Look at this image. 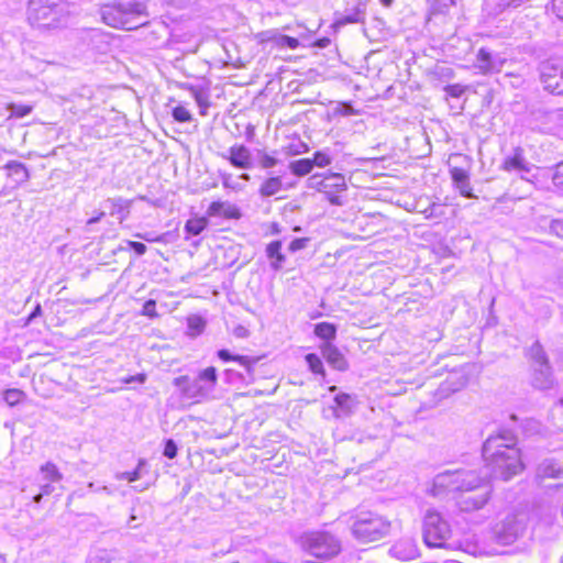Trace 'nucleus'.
I'll return each instance as SVG.
<instances>
[{"mask_svg": "<svg viewBox=\"0 0 563 563\" xmlns=\"http://www.w3.org/2000/svg\"><path fill=\"white\" fill-rule=\"evenodd\" d=\"M488 474H478L475 470H448L437 474L427 493L443 499L453 493H461L457 506L461 511L471 512L482 509L490 497Z\"/></svg>", "mask_w": 563, "mask_h": 563, "instance_id": "obj_1", "label": "nucleus"}, {"mask_svg": "<svg viewBox=\"0 0 563 563\" xmlns=\"http://www.w3.org/2000/svg\"><path fill=\"white\" fill-rule=\"evenodd\" d=\"M517 437L512 431L501 430L489 435L483 444L482 454L492 474L508 481L523 470Z\"/></svg>", "mask_w": 563, "mask_h": 563, "instance_id": "obj_2", "label": "nucleus"}, {"mask_svg": "<svg viewBox=\"0 0 563 563\" xmlns=\"http://www.w3.org/2000/svg\"><path fill=\"white\" fill-rule=\"evenodd\" d=\"M144 3L136 0H114L100 8L102 21L112 27L133 30L142 25L140 18L145 15Z\"/></svg>", "mask_w": 563, "mask_h": 563, "instance_id": "obj_3", "label": "nucleus"}, {"mask_svg": "<svg viewBox=\"0 0 563 563\" xmlns=\"http://www.w3.org/2000/svg\"><path fill=\"white\" fill-rule=\"evenodd\" d=\"M27 21L37 29H56L65 25L68 19L67 5L62 0H30Z\"/></svg>", "mask_w": 563, "mask_h": 563, "instance_id": "obj_4", "label": "nucleus"}, {"mask_svg": "<svg viewBox=\"0 0 563 563\" xmlns=\"http://www.w3.org/2000/svg\"><path fill=\"white\" fill-rule=\"evenodd\" d=\"M351 519L352 536L361 543L379 541L389 534L390 521L375 511L358 510Z\"/></svg>", "mask_w": 563, "mask_h": 563, "instance_id": "obj_5", "label": "nucleus"}, {"mask_svg": "<svg viewBox=\"0 0 563 563\" xmlns=\"http://www.w3.org/2000/svg\"><path fill=\"white\" fill-rule=\"evenodd\" d=\"M452 529L450 522L434 508H428L422 517V538L428 548H448Z\"/></svg>", "mask_w": 563, "mask_h": 563, "instance_id": "obj_6", "label": "nucleus"}, {"mask_svg": "<svg viewBox=\"0 0 563 563\" xmlns=\"http://www.w3.org/2000/svg\"><path fill=\"white\" fill-rule=\"evenodd\" d=\"M528 527V514L523 510L507 514L492 528V539L500 545H509L521 538Z\"/></svg>", "mask_w": 563, "mask_h": 563, "instance_id": "obj_7", "label": "nucleus"}, {"mask_svg": "<svg viewBox=\"0 0 563 563\" xmlns=\"http://www.w3.org/2000/svg\"><path fill=\"white\" fill-rule=\"evenodd\" d=\"M300 545L309 554L323 559L335 556L341 551L340 540L327 531H311L302 534Z\"/></svg>", "mask_w": 563, "mask_h": 563, "instance_id": "obj_8", "label": "nucleus"}, {"mask_svg": "<svg viewBox=\"0 0 563 563\" xmlns=\"http://www.w3.org/2000/svg\"><path fill=\"white\" fill-rule=\"evenodd\" d=\"M539 76L543 88L551 93L563 95V67L554 59H547L539 65Z\"/></svg>", "mask_w": 563, "mask_h": 563, "instance_id": "obj_9", "label": "nucleus"}, {"mask_svg": "<svg viewBox=\"0 0 563 563\" xmlns=\"http://www.w3.org/2000/svg\"><path fill=\"white\" fill-rule=\"evenodd\" d=\"M506 59L498 54H493L486 48H481L476 55L475 67L482 75L499 73Z\"/></svg>", "mask_w": 563, "mask_h": 563, "instance_id": "obj_10", "label": "nucleus"}, {"mask_svg": "<svg viewBox=\"0 0 563 563\" xmlns=\"http://www.w3.org/2000/svg\"><path fill=\"white\" fill-rule=\"evenodd\" d=\"M221 157L229 161L233 167L250 169L253 167L251 151L243 144L231 146Z\"/></svg>", "mask_w": 563, "mask_h": 563, "instance_id": "obj_11", "label": "nucleus"}, {"mask_svg": "<svg viewBox=\"0 0 563 563\" xmlns=\"http://www.w3.org/2000/svg\"><path fill=\"white\" fill-rule=\"evenodd\" d=\"M561 479L563 478V465L554 459L542 460L536 470V481L542 484L547 479Z\"/></svg>", "mask_w": 563, "mask_h": 563, "instance_id": "obj_12", "label": "nucleus"}, {"mask_svg": "<svg viewBox=\"0 0 563 563\" xmlns=\"http://www.w3.org/2000/svg\"><path fill=\"white\" fill-rule=\"evenodd\" d=\"M334 404L333 416L341 419L351 416L355 411L358 400L355 395L339 393L334 397Z\"/></svg>", "mask_w": 563, "mask_h": 563, "instance_id": "obj_13", "label": "nucleus"}, {"mask_svg": "<svg viewBox=\"0 0 563 563\" xmlns=\"http://www.w3.org/2000/svg\"><path fill=\"white\" fill-rule=\"evenodd\" d=\"M501 169L506 172L529 173L531 166L525 157V151L518 146L511 155L504 158Z\"/></svg>", "mask_w": 563, "mask_h": 563, "instance_id": "obj_14", "label": "nucleus"}, {"mask_svg": "<svg viewBox=\"0 0 563 563\" xmlns=\"http://www.w3.org/2000/svg\"><path fill=\"white\" fill-rule=\"evenodd\" d=\"M366 16V4L363 1H356L353 7L346 8L343 13L336 16L338 25L350 23H363Z\"/></svg>", "mask_w": 563, "mask_h": 563, "instance_id": "obj_15", "label": "nucleus"}, {"mask_svg": "<svg viewBox=\"0 0 563 563\" xmlns=\"http://www.w3.org/2000/svg\"><path fill=\"white\" fill-rule=\"evenodd\" d=\"M531 384L534 388L547 390L553 387L554 378L550 365L532 367Z\"/></svg>", "mask_w": 563, "mask_h": 563, "instance_id": "obj_16", "label": "nucleus"}, {"mask_svg": "<svg viewBox=\"0 0 563 563\" xmlns=\"http://www.w3.org/2000/svg\"><path fill=\"white\" fill-rule=\"evenodd\" d=\"M322 356L333 368L338 371L347 369V362L341 351L330 342L321 346Z\"/></svg>", "mask_w": 563, "mask_h": 563, "instance_id": "obj_17", "label": "nucleus"}, {"mask_svg": "<svg viewBox=\"0 0 563 563\" xmlns=\"http://www.w3.org/2000/svg\"><path fill=\"white\" fill-rule=\"evenodd\" d=\"M131 201L122 197L108 198L103 207L110 210L111 216H117L120 222L124 221L130 213Z\"/></svg>", "mask_w": 563, "mask_h": 563, "instance_id": "obj_18", "label": "nucleus"}, {"mask_svg": "<svg viewBox=\"0 0 563 563\" xmlns=\"http://www.w3.org/2000/svg\"><path fill=\"white\" fill-rule=\"evenodd\" d=\"M451 177L455 184V187L463 197H474L472 194L470 177L466 170H464L463 168L454 167L451 169Z\"/></svg>", "mask_w": 563, "mask_h": 563, "instance_id": "obj_19", "label": "nucleus"}, {"mask_svg": "<svg viewBox=\"0 0 563 563\" xmlns=\"http://www.w3.org/2000/svg\"><path fill=\"white\" fill-rule=\"evenodd\" d=\"M210 217L223 216L228 219H239L241 217L240 210L229 202L214 201L208 208Z\"/></svg>", "mask_w": 563, "mask_h": 563, "instance_id": "obj_20", "label": "nucleus"}, {"mask_svg": "<svg viewBox=\"0 0 563 563\" xmlns=\"http://www.w3.org/2000/svg\"><path fill=\"white\" fill-rule=\"evenodd\" d=\"M390 553L399 560L407 561L417 556L418 549L412 541L401 540L391 547Z\"/></svg>", "mask_w": 563, "mask_h": 563, "instance_id": "obj_21", "label": "nucleus"}, {"mask_svg": "<svg viewBox=\"0 0 563 563\" xmlns=\"http://www.w3.org/2000/svg\"><path fill=\"white\" fill-rule=\"evenodd\" d=\"M347 188L345 178L342 174L332 173L324 176L323 194L343 192Z\"/></svg>", "mask_w": 563, "mask_h": 563, "instance_id": "obj_22", "label": "nucleus"}, {"mask_svg": "<svg viewBox=\"0 0 563 563\" xmlns=\"http://www.w3.org/2000/svg\"><path fill=\"white\" fill-rule=\"evenodd\" d=\"M4 168L9 170L8 176L12 177L18 185H22L30 179L29 169L23 163L10 161L4 165Z\"/></svg>", "mask_w": 563, "mask_h": 563, "instance_id": "obj_23", "label": "nucleus"}, {"mask_svg": "<svg viewBox=\"0 0 563 563\" xmlns=\"http://www.w3.org/2000/svg\"><path fill=\"white\" fill-rule=\"evenodd\" d=\"M284 189L283 179L280 176H273L266 178L258 188V194L263 198L275 196Z\"/></svg>", "mask_w": 563, "mask_h": 563, "instance_id": "obj_24", "label": "nucleus"}, {"mask_svg": "<svg viewBox=\"0 0 563 563\" xmlns=\"http://www.w3.org/2000/svg\"><path fill=\"white\" fill-rule=\"evenodd\" d=\"M266 255L271 260V267L279 271L285 262V255L282 253V242L273 241L266 246Z\"/></svg>", "mask_w": 563, "mask_h": 563, "instance_id": "obj_25", "label": "nucleus"}, {"mask_svg": "<svg viewBox=\"0 0 563 563\" xmlns=\"http://www.w3.org/2000/svg\"><path fill=\"white\" fill-rule=\"evenodd\" d=\"M183 393L192 399H200L207 397L210 393L208 388L205 387L197 378L192 382H188V384L183 388Z\"/></svg>", "mask_w": 563, "mask_h": 563, "instance_id": "obj_26", "label": "nucleus"}, {"mask_svg": "<svg viewBox=\"0 0 563 563\" xmlns=\"http://www.w3.org/2000/svg\"><path fill=\"white\" fill-rule=\"evenodd\" d=\"M218 356L223 362L235 361V362L240 363L242 366H244L247 369L249 373L251 372L252 365L257 362L256 358H251L249 356L233 355V354H231L230 351L224 350V349L218 351Z\"/></svg>", "mask_w": 563, "mask_h": 563, "instance_id": "obj_27", "label": "nucleus"}, {"mask_svg": "<svg viewBox=\"0 0 563 563\" xmlns=\"http://www.w3.org/2000/svg\"><path fill=\"white\" fill-rule=\"evenodd\" d=\"M529 357L532 362L531 367L550 365L548 356L539 342H534L529 349Z\"/></svg>", "mask_w": 563, "mask_h": 563, "instance_id": "obj_28", "label": "nucleus"}, {"mask_svg": "<svg viewBox=\"0 0 563 563\" xmlns=\"http://www.w3.org/2000/svg\"><path fill=\"white\" fill-rule=\"evenodd\" d=\"M288 168L291 174L298 177H303L312 170L313 162L310 158L292 161L289 163Z\"/></svg>", "mask_w": 563, "mask_h": 563, "instance_id": "obj_29", "label": "nucleus"}, {"mask_svg": "<svg viewBox=\"0 0 563 563\" xmlns=\"http://www.w3.org/2000/svg\"><path fill=\"white\" fill-rule=\"evenodd\" d=\"M197 379L208 388V391L211 393L217 384L218 374L217 369L213 366L207 367L201 371L197 377Z\"/></svg>", "mask_w": 563, "mask_h": 563, "instance_id": "obj_30", "label": "nucleus"}, {"mask_svg": "<svg viewBox=\"0 0 563 563\" xmlns=\"http://www.w3.org/2000/svg\"><path fill=\"white\" fill-rule=\"evenodd\" d=\"M40 472L43 475V479L51 483H58L63 478L62 473L58 471L57 466L52 462H47L44 465H42Z\"/></svg>", "mask_w": 563, "mask_h": 563, "instance_id": "obj_31", "label": "nucleus"}, {"mask_svg": "<svg viewBox=\"0 0 563 563\" xmlns=\"http://www.w3.org/2000/svg\"><path fill=\"white\" fill-rule=\"evenodd\" d=\"M314 334L320 339L330 341L335 338L336 328L332 323L321 322V323L316 324Z\"/></svg>", "mask_w": 563, "mask_h": 563, "instance_id": "obj_32", "label": "nucleus"}, {"mask_svg": "<svg viewBox=\"0 0 563 563\" xmlns=\"http://www.w3.org/2000/svg\"><path fill=\"white\" fill-rule=\"evenodd\" d=\"M207 227L205 218L190 219L186 222L185 230L191 235H199Z\"/></svg>", "mask_w": 563, "mask_h": 563, "instance_id": "obj_33", "label": "nucleus"}, {"mask_svg": "<svg viewBox=\"0 0 563 563\" xmlns=\"http://www.w3.org/2000/svg\"><path fill=\"white\" fill-rule=\"evenodd\" d=\"M189 334L196 336L200 334L206 327L205 320L199 316H190L187 320Z\"/></svg>", "mask_w": 563, "mask_h": 563, "instance_id": "obj_34", "label": "nucleus"}, {"mask_svg": "<svg viewBox=\"0 0 563 563\" xmlns=\"http://www.w3.org/2000/svg\"><path fill=\"white\" fill-rule=\"evenodd\" d=\"M305 360H306V362L308 364L309 369L312 373L321 374L322 376H324L323 363H322L321 358L317 354L309 353V354L306 355Z\"/></svg>", "mask_w": 563, "mask_h": 563, "instance_id": "obj_35", "label": "nucleus"}, {"mask_svg": "<svg viewBox=\"0 0 563 563\" xmlns=\"http://www.w3.org/2000/svg\"><path fill=\"white\" fill-rule=\"evenodd\" d=\"M145 465L144 460H140L137 467L133 472H120L115 474V478L119 481H128L130 483L141 478V468Z\"/></svg>", "mask_w": 563, "mask_h": 563, "instance_id": "obj_36", "label": "nucleus"}, {"mask_svg": "<svg viewBox=\"0 0 563 563\" xmlns=\"http://www.w3.org/2000/svg\"><path fill=\"white\" fill-rule=\"evenodd\" d=\"M23 397L24 393L16 388L7 389L3 394V399L9 406L18 405Z\"/></svg>", "mask_w": 563, "mask_h": 563, "instance_id": "obj_37", "label": "nucleus"}, {"mask_svg": "<svg viewBox=\"0 0 563 563\" xmlns=\"http://www.w3.org/2000/svg\"><path fill=\"white\" fill-rule=\"evenodd\" d=\"M112 555L107 550H97L90 554L88 563H110Z\"/></svg>", "mask_w": 563, "mask_h": 563, "instance_id": "obj_38", "label": "nucleus"}, {"mask_svg": "<svg viewBox=\"0 0 563 563\" xmlns=\"http://www.w3.org/2000/svg\"><path fill=\"white\" fill-rule=\"evenodd\" d=\"M173 118L177 122H190L191 121V114L190 112L183 106H177L173 109Z\"/></svg>", "mask_w": 563, "mask_h": 563, "instance_id": "obj_39", "label": "nucleus"}, {"mask_svg": "<svg viewBox=\"0 0 563 563\" xmlns=\"http://www.w3.org/2000/svg\"><path fill=\"white\" fill-rule=\"evenodd\" d=\"M278 164V159L265 152H258V166L268 169L273 168Z\"/></svg>", "mask_w": 563, "mask_h": 563, "instance_id": "obj_40", "label": "nucleus"}, {"mask_svg": "<svg viewBox=\"0 0 563 563\" xmlns=\"http://www.w3.org/2000/svg\"><path fill=\"white\" fill-rule=\"evenodd\" d=\"M194 97H195V100L200 109V114L201 115H206L207 114V109L209 108L210 106V102H209V99H208V96L201 91H198V90H194Z\"/></svg>", "mask_w": 563, "mask_h": 563, "instance_id": "obj_41", "label": "nucleus"}, {"mask_svg": "<svg viewBox=\"0 0 563 563\" xmlns=\"http://www.w3.org/2000/svg\"><path fill=\"white\" fill-rule=\"evenodd\" d=\"M313 162V166L318 167H325L331 164L332 159L330 155L325 152L318 151L313 154V158L311 159Z\"/></svg>", "mask_w": 563, "mask_h": 563, "instance_id": "obj_42", "label": "nucleus"}, {"mask_svg": "<svg viewBox=\"0 0 563 563\" xmlns=\"http://www.w3.org/2000/svg\"><path fill=\"white\" fill-rule=\"evenodd\" d=\"M323 183L324 176L322 174H314L308 178L307 187L323 192Z\"/></svg>", "mask_w": 563, "mask_h": 563, "instance_id": "obj_43", "label": "nucleus"}, {"mask_svg": "<svg viewBox=\"0 0 563 563\" xmlns=\"http://www.w3.org/2000/svg\"><path fill=\"white\" fill-rule=\"evenodd\" d=\"M277 44L280 46H286L288 48L295 49L299 46V41L296 37L280 35L277 40Z\"/></svg>", "mask_w": 563, "mask_h": 563, "instance_id": "obj_44", "label": "nucleus"}, {"mask_svg": "<svg viewBox=\"0 0 563 563\" xmlns=\"http://www.w3.org/2000/svg\"><path fill=\"white\" fill-rule=\"evenodd\" d=\"M177 451H178V448H177L176 442L172 439H168L165 442V448H164V452H163L164 456L172 460V459L176 457Z\"/></svg>", "mask_w": 563, "mask_h": 563, "instance_id": "obj_45", "label": "nucleus"}, {"mask_svg": "<svg viewBox=\"0 0 563 563\" xmlns=\"http://www.w3.org/2000/svg\"><path fill=\"white\" fill-rule=\"evenodd\" d=\"M549 230L552 234L563 239V219H554L550 222Z\"/></svg>", "mask_w": 563, "mask_h": 563, "instance_id": "obj_46", "label": "nucleus"}, {"mask_svg": "<svg viewBox=\"0 0 563 563\" xmlns=\"http://www.w3.org/2000/svg\"><path fill=\"white\" fill-rule=\"evenodd\" d=\"M142 313L144 316L150 317V318L156 317L157 312H156V302H155V300H153V299L146 300L144 302V305H143Z\"/></svg>", "mask_w": 563, "mask_h": 563, "instance_id": "obj_47", "label": "nucleus"}, {"mask_svg": "<svg viewBox=\"0 0 563 563\" xmlns=\"http://www.w3.org/2000/svg\"><path fill=\"white\" fill-rule=\"evenodd\" d=\"M552 180L555 186H563V161L555 166Z\"/></svg>", "mask_w": 563, "mask_h": 563, "instance_id": "obj_48", "label": "nucleus"}, {"mask_svg": "<svg viewBox=\"0 0 563 563\" xmlns=\"http://www.w3.org/2000/svg\"><path fill=\"white\" fill-rule=\"evenodd\" d=\"M11 111H12V114H14L15 117L22 118V117L27 115L32 111V108L30 106H25V104H19V106L12 104Z\"/></svg>", "mask_w": 563, "mask_h": 563, "instance_id": "obj_49", "label": "nucleus"}, {"mask_svg": "<svg viewBox=\"0 0 563 563\" xmlns=\"http://www.w3.org/2000/svg\"><path fill=\"white\" fill-rule=\"evenodd\" d=\"M88 487V490L91 492V493H104L107 495H112L113 494V489H111L109 486L107 485H96L95 483L90 482L88 483L87 485Z\"/></svg>", "mask_w": 563, "mask_h": 563, "instance_id": "obj_50", "label": "nucleus"}, {"mask_svg": "<svg viewBox=\"0 0 563 563\" xmlns=\"http://www.w3.org/2000/svg\"><path fill=\"white\" fill-rule=\"evenodd\" d=\"M445 91L451 97L459 98L464 92V88L460 85H449L445 87Z\"/></svg>", "mask_w": 563, "mask_h": 563, "instance_id": "obj_51", "label": "nucleus"}, {"mask_svg": "<svg viewBox=\"0 0 563 563\" xmlns=\"http://www.w3.org/2000/svg\"><path fill=\"white\" fill-rule=\"evenodd\" d=\"M551 8L553 13L563 20V0H552Z\"/></svg>", "mask_w": 563, "mask_h": 563, "instance_id": "obj_52", "label": "nucleus"}, {"mask_svg": "<svg viewBox=\"0 0 563 563\" xmlns=\"http://www.w3.org/2000/svg\"><path fill=\"white\" fill-rule=\"evenodd\" d=\"M340 192L327 194L325 197L332 206H343L344 199L339 195Z\"/></svg>", "mask_w": 563, "mask_h": 563, "instance_id": "obj_53", "label": "nucleus"}, {"mask_svg": "<svg viewBox=\"0 0 563 563\" xmlns=\"http://www.w3.org/2000/svg\"><path fill=\"white\" fill-rule=\"evenodd\" d=\"M308 240L307 239H295L289 244V250L291 252L299 251L301 249H305L307 245Z\"/></svg>", "mask_w": 563, "mask_h": 563, "instance_id": "obj_54", "label": "nucleus"}, {"mask_svg": "<svg viewBox=\"0 0 563 563\" xmlns=\"http://www.w3.org/2000/svg\"><path fill=\"white\" fill-rule=\"evenodd\" d=\"M129 246L131 250H133L137 255H143L145 254L147 247L144 243H141V242H134V241H129Z\"/></svg>", "mask_w": 563, "mask_h": 563, "instance_id": "obj_55", "label": "nucleus"}, {"mask_svg": "<svg viewBox=\"0 0 563 563\" xmlns=\"http://www.w3.org/2000/svg\"><path fill=\"white\" fill-rule=\"evenodd\" d=\"M233 333L236 338H246L249 335L247 329L243 325L235 327Z\"/></svg>", "mask_w": 563, "mask_h": 563, "instance_id": "obj_56", "label": "nucleus"}, {"mask_svg": "<svg viewBox=\"0 0 563 563\" xmlns=\"http://www.w3.org/2000/svg\"><path fill=\"white\" fill-rule=\"evenodd\" d=\"M145 380H146V375L145 374H137V375L130 376L129 378H126L125 383L137 382L140 384H143Z\"/></svg>", "mask_w": 563, "mask_h": 563, "instance_id": "obj_57", "label": "nucleus"}, {"mask_svg": "<svg viewBox=\"0 0 563 563\" xmlns=\"http://www.w3.org/2000/svg\"><path fill=\"white\" fill-rule=\"evenodd\" d=\"M54 486H53V483L51 482H47L46 484L42 485L41 486V492L44 494V495H51L53 492H54Z\"/></svg>", "mask_w": 563, "mask_h": 563, "instance_id": "obj_58", "label": "nucleus"}, {"mask_svg": "<svg viewBox=\"0 0 563 563\" xmlns=\"http://www.w3.org/2000/svg\"><path fill=\"white\" fill-rule=\"evenodd\" d=\"M42 314V308H41V305H36V307L34 308V310L31 312V314L27 318V322H30L31 320H33L34 318L38 317Z\"/></svg>", "mask_w": 563, "mask_h": 563, "instance_id": "obj_59", "label": "nucleus"}, {"mask_svg": "<svg viewBox=\"0 0 563 563\" xmlns=\"http://www.w3.org/2000/svg\"><path fill=\"white\" fill-rule=\"evenodd\" d=\"M104 214H106L104 211L99 212L96 217L89 219L87 221V224L91 225V224L99 222L104 217Z\"/></svg>", "mask_w": 563, "mask_h": 563, "instance_id": "obj_60", "label": "nucleus"}, {"mask_svg": "<svg viewBox=\"0 0 563 563\" xmlns=\"http://www.w3.org/2000/svg\"><path fill=\"white\" fill-rule=\"evenodd\" d=\"M354 113H355V111H354V109H353V107H352L351 104H345V106H344V109H343V111H342V114H344V115H351V114H354Z\"/></svg>", "mask_w": 563, "mask_h": 563, "instance_id": "obj_61", "label": "nucleus"}, {"mask_svg": "<svg viewBox=\"0 0 563 563\" xmlns=\"http://www.w3.org/2000/svg\"><path fill=\"white\" fill-rule=\"evenodd\" d=\"M135 520H136V516L132 514L130 516V519H129V522H128L130 528L135 529L139 526L137 523H133V521H135Z\"/></svg>", "mask_w": 563, "mask_h": 563, "instance_id": "obj_62", "label": "nucleus"}, {"mask_svg": "<svg viewBox=\"0 0 563 563\" xmlns=\"http://www.w3.org/2000/svg\"><path fill=\"white\" fill-rule=\"evenodd\" d=\"M183 382H188V378L186 376H181L175 379V385L180 386Z\"/></svg>", "mask_w": 563, "mask_h": 563, "instance_id": "obj_63", "label": "nucleus"}, {"mask_svg": "<svg viewBox=\"0 0 563 563\" xmlns=\"http://www.w3.org/2000/svg\"><path fill=\"white\" fill-rule=\"evenodd\" d=\"M379 2L386 7V8H390L394 3V0H379Z\"/></svg>", "mask_w": 563, "mask_h": 563, "instance_id": "obj_64", "label": "nucleus"}]
</instances>
